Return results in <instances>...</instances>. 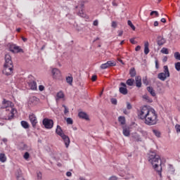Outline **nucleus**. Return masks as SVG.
Returning a JSON list of instances; mask_svg holds the SVG:
<instances>
[{"label":"nucleus","instance_id":"1","mask_svg":"<svg viewBox=\"0 0 180 180\" xmlns=\"http://www.w3.org/2000/svg\"><path fill=\"white\" fill-rule=\"evenodd\" d=\"M138 116L141 120H145L144 123L147 126H154L158 123V115L155 110L146 105L142 107Z\"/></svg>","mask_w":180,"mask_h":180},{"label":"nucleus","instance_id":"2","mask_svg":"<svg viewBox=\"0 0 180 180\" xmlns=\"http://www.w3.org/2000/svg\"><path fill=\"white\" fill-rule=\"evenodd\" d=\"M0 109L1 110L5 109L3 113L0 115V117L3 119V120H12V119L15 117V114L18 112V110L13 108V103L6 99L3 100Z\"/></svg>","mask_w":180,"mask_h":180},{"label":"nucleus","instance_id":"3","mask_svg":"<svg viewBox=\"0 0 180 180\" xmlns=\"http://www.w3.org/2000/svg\"><path fill=\"white\" fill-rule=\"evenodd\" d=\"M148 162L151 163L154 169H155L160 176H161V171H162V167H161L162 162L160 155H157V153L154 152H151L149 154Z\"/></svg>","mask_w":180,"mask_h":180},{"label":"nucleus","instance_id":"4","mask_svg":"<svg viewBox=\"0 0 180 180\" xmlns=\"http://www.w3.org/2000/svg\"><path fill=\"white\" fill-rule=\"evenodd\" d=\"M3 74L7 77L13 74V62L12 61V57L8 53L5 55Z\"/></svg>","mask_w":180,"mask_h":180},{"label":"nucleus","instance_id":"5","mask_svg":"<svg viewBox=\"0 0 180 180\" xmlns=\"http://www.w3.org/2000/svg\"><path fill=\"white\" fill-rule=\"evenodd\" d=\"M56 134H58V136H60V137H61V139L63 140L64 143H65V146L66 147V148H68V146H70V137H68V136L65 135L63 133V129H61V127L60 125H58L56 129Z\"/></svg>","mask_w":180,"mask_h":180},{"label":"nucleus","instance_id":"6","mask_svg":"<svg viewBox=\"0 0 180 180\" xmlns=\"http://www.w3.org/2000/svg\"><path fill=\"white\" fill-rule=\"evenodd\" d=\"M163 68L164 72H160L158 75V78L160 79V81H165V79L169 77V70H168V66L165 65Z\"/></svg>","mask_w":180,"mask_h":180},{"label":"nucleus","instance_id":"7","mask_svg":"<svg viewBox=\"0 0 180 180\" xmlns=\"http://www.w3.org/2000/svg\"><path fill=\"white\" fill-rule=\"evenodd\" d=\"M42 124L44 126L45 129H53L54 126V121L49 118H44L42 121Z\"/></svg>","mask_w":180,"mask_h":180},{"label":"nucleus","instance_id":"8","mask_svg":"<svg viewBox=\"0 0 180 180\" xmlns=\"http://www.w3.org/2000/svg\"><path fill=\"white\" fill-rule=\"evenodd\" d=\"M116 62L115 60H108L105 63H103L101 65V70H106V68H110V67H115Z\"/></svg>","mask_w":180,"mask_h":180},{"label":"nucleus","instance_id":"9","mask_svg":"<svg viewBox=\"0 0 180 180\" xmlns=\"http://www.w3.org/2000/svg\"><path fill=\"white\" fill-rule=\"evenodd\" d=\"M51 72L53 79H61V72L60 70L53 68Z\"/></svg>","mask_w":180,"mask_h":180},{"label":"nucleus","instance_id":"10","mask_svg":"<svg viewBox=\"0 0 180 180\" xmlns=\"http://www.w3.org/2000/svg\"><path fill=\"white\" fill-rule=\"evenodd\" d=\"M120 85L121 86L119 89L120 94H122V95H127L128 91H127V86L126 85V84L121 82Z\"/></svg>","mask_w":180,"mask_h":180},{"label":"nucleus","instance_id":"11","mask_svg":"<svg viewBox=\"0 0 180 180\" xmlns=\"http://www.w3.org/2000/svg\"><path fill=\"white\" fill-rule=\"evenodd\" d=\"M10 51L12 53H23V49L15 44H13L10 46Z\"/></svg>","mask_w":180,"mask_h":180},{"label":"nucleus","instance_id":"12","mask_svg":"<svg viewBox=\"0 0 180 180\" xmlns=\"http://www.w3.org/2000/svg\"><path fill=\"white\" fill-rule=\"evenodd\" d=\"M29 119L32 125V127H35L37 124V117H36V115H34V114H31L29 115Z\"/></svg>","mask_w":180,"mask_h":180},{"label":"nucleus","instance_id":"13","mask_svg":"<svg viewBox=\"0 0 180 180\" xmlns=\"http://www.w3.org/2000/svg\"><path fill=\"white\" fill-rule=\"evenodd\" d=\"M28 86L32 91H37V83L34 81L28 82Z\"/></svg>","mask_w":180,"mask_h":180},{"label":"nucleus","instance_id":"14","mask_svg":"<svg viewBox=\"0 0 180 180\" xmlns=\"http://www.w3.org/2000/svg\"><path fill=\"white\" fill-rule=\"evenodd\" d=\"M135 82H136V86L137 88H141V86L143 85L141 83V76H136L135 77Z\"/></svg>","mask_w":180,"mask_h":180},{"label":"nucleus","instance_id":"15","mask_svg":"<svg viewBox=\"0 0 180 180\" xmlns=\"http://www.w3.org/2000/svg\"><path fill=\"white\" fill-rule=\"evenodd\" d=\"M122 133L125 137L130 136V128L129 127H122Z\"/></svg>","mask_w":180,"mask_h":180},{"label":"nucleus","instance_id":"16","mask_svg":"<svg viewBox=\"0 0 180 180\" xmlns=\"http://www.w3.org/2000/svg\"><path fill=\"white\" fill-rule=\"evenodd\" d=\"M78 116L80 119H84V120H89V116L88 114L84 112H79Z\"/></svg>","mask_w":180,"mask_h":180},{"label":"nucleus","instance_id":"17","mask_svg":"<svg viewBox=\"0 0 180 180\" xmlns=\"http://www.w3.org/2000/svg\"><path fill=\"white\" fill-rule=\"evenodd\" d=\"M132 139L134 141H141V137L137 132L132 133Z\"/></svg>","mask_w":180,"mask_h":180},{"label":"nucleus","instance_id":"18","mask_svg":"<svg viewBox=\"0 0 180 180\" xmlns=\"http://www.w3.org/2000/svg\"><path fill=\"white\" fill-rule=\"evenodd\" d=\"M148 92L151 95V96H156L155 90H154V88L153 86H148L146 88Z\"/></svg>","mask_w":180,"mask_h":180},{"label":"nucleus","instance_id":"19","mask_svg":"<svg viewBox=\"0 0 180 180\" xmlns=\"http://www.w3.org/2000/svg\"><path fill=\"white\" fill-rule=\"evenodd\" d=\"M165 39H164V37H158V46H164V44H165Z\"/></svg>","mask_w":180,"mask_h":180},{"label":"nucleus","instance_id":"20","mask_svg":"<svg viewBox=\"0 0 180 180\" xmlns=\"http://www.w3.org/2000/svg\"><path fill=\"white\" fill-rule=\"evenodd\" d=\"M150 46V44L148 41H146L144 44V53L147 56L148 53H150V49H148V46Z\"/></svg>","mask_w":180,"mask_h":180},{"label":"nucleus","instance_id":"21","mask_svg":"<svg viewBox=\"0 0 180 180\" xmlns=\"http://www.w3.org/2000/svg\"><path fill=\"white\" fill-rule=\"evenodd\" d=\"M136 69L134 68H132L129 70V75L131 78H134L136 75Z\"/></svg>","mask_w":180,"mask_h":180},{"label":"nucleus","instance_id":"22","mask_svg":"<svg viewBox=\"0 0 180 180\" xmlns=\"http://www.w3.org/2000/svg\"><path fill=\"white\" fill-rule=\"evenodd\" d=\"M65 95L64 94V92L63 91H60L57 93L56 94V99H63Z\"/></svg>","mask_w":180,"mask_h":180},{"label":"nucleus","instance_id":"23","mask_svg":"<svg viewBox=\"0 0 180 180\" xmlns=\"http://www.w3.org/2000/svg\"><path fill=\"white\" fill-rule=\"evenodd\" d=\"M118 122L120 123V124H126V118L123 116H120L118 117Z\"/></svg>","mask_w":180,"mask_h":180},{"label":"nucleus","instance_id":"24","mask_svg":"<svg viewBox=\"0 0 180 180\" xmlns=\"http://www.w3.org/2000/svg\"><path fill=\"white\" fill-rule=\"evenodd\" d=\"M126 84L129 86H133V85H134V79H128L126 82Z\"/></svg>","mask_w":180,"mask_h":180},{"label":"nucleus","instance_id":"25","mask_svg":"<svg viewBox=\"0 0 180 180\" xmlns=\"http://www.w3.org/2000/svg\"><path fill=\"white\" fill-rule=\"evenodd\" d=\"M0 161L1 162H6V156L4 153H0Z\"/></svg>","mask_w":180,"mask_h":180},{"label":"nucleus","instance_id":"26","mask_svg":"<svg viewBox=\"0 0 180 180\" xmlns=\"http://www.w3.org/2000/svg\"><path fill=\"white\" fill-rule=\"evenodd\" d=\"M21 126H22L24 129H29V124L26 121H21Z\"/></svg>","mask_w":180,"mask_h":180},{"label":"nucleus","instance_id":"27","mask_svg":"<svg viewBox=\"0 0 180 180\" xmlns=\"http://www.w3.org/2000/svg\"><path fill=\"white\" fill-rule=\"evenodd\" d=\"M153 134H155V136H156V137H161V132H160V131L157 129H153Z\"/></svg>","mask_w":180,"mask_h":180},{"label":"nucleus","instance_id":"28","mask_svg":"<svg viewBox=\"0 0 180 180\" xmlns=\"http://www.w3.org/2000/svg\"><path fill=\"white\" fill-rule=\"evenodd\" d=\"M16 176L18 180H25L23 176H22V171L20 170L18 172V174H16Z\"/></svg>","mask_w":180,"mask_h":180},{"label":"nucleus","instance_id":"29","mask_svg":"<svg viewBox=\"0 0 180 180\" xmlns=\"http://www.w3.org/2000/svg\"><path fill=\"white\" fill-rule=\"evenodd\" d=\"M128 26H130V27L132 29V30H136V27L134 25H133V22L130 20L127 21Z\"/></svg>","mask_w":180,"mask_h":180},{"label":"nucleus","instance_id":"30","mask_svg":"<svg viewBox=\"0 0 180 180\" xmlns=\"http://www.w3.org/2000/svg\"><path fill=\"white\" fill-rule=\"evenodd\" d=\"M66 82H68L69 85H72V77L68 76L66 77Z\"/></svg>","mask_w":180,"mask_h":180},{"label":"nucleus","instance_id":"31","mask_svg":"<svg viewBox=\"0 0 180 180\" xmlns=\"http://www.w3.org/2000/svg\"><path fill=\"white\" fill-rule=\"evenodd\" d=\"M160 53H162V54H169V51L167 48H162L160 51Z\"/></svg>","mask_w":180,"mask_h":180},{"label":"nucleus","instance_id":"32","mask_svg":"<svg viewBox=\"0 0 180 180\" xmlns=\"http://www.w3.org/2000/svg\"><path fill=\"white\" fill-rule=\"evenodd\" d=\"M174 56L176 60H178L180 61V53L179 52H175Z\"/></svg>","mask_w":180,"mask_h":180},{"label":"nucleus","instance_id":"33","mask_svg":"<svg viewBox=\"0 0 180 180\" xmlns=\"http://www.w3.org/2000/svg\"><path fill=\"white\" fill-rule=\"evenodd\" d=\"M79 16H81V18H86V14L84 13L82 10L79 11Z\"/></svg>","mask_w":180,"mask_h":180},{"label":"nucleus","instance_id":"34","mask_svg":"<svg viewBox=\"0 0 180 180\" xmlns=\"http://www.w3.org/2000/svg\"><path fill=\"white\" fill-rule=\"evenodd\" d=\"M143 99H145L146 101H148V102H153V100L151 98H150L149 96H147V94H145L143 96Z\"/></svg>","mask_w":180,"mask_h":180},{"label":"nucleus","instance_id":"35","mask_svg":"<svg viewBox=\"0 0 180 180\" xmlns=\"http://www.w3.org/2000/svg\"><path fill=\"white\" fill-rule=\"evenodd\" d=\"M66 122L68 124H72V123H74V121L71 119V117H68L66 119Z\"/></svg>","mask_w":180,"mask_h":180},{"label":"nucleus","instance_id":"36","mask_svg":"<svg viewBox=\"0 0 180 180\" xmlns=\"http://www.w3.org/2000/svg\"><path fill=\"white\" fill-rule=\"evenodd\" d=\"M175 69L176 71H180V62H177L175 63Z\"/></svg>","mask_w":180,"mask_h":180},{"label":"nucleus","instance_id":"37","mask_svg":"<svg viewBox=\"0 0 180 180\" xmlns=\"http://www.w3.org/2000/svg\"><path fill=\"white\" fill-rule=\"evenodd\" d=\"M150 16H153V15H155V16L159 17L160 14L158 13V11H153L150 13Z\"/></svg>","mask_w":180,"mask_h":180},{"label":"nucleus","instance_id":"38","mask_svg":"<svg viewBox=\"0 0 180 180\" xmlns=\"http://www.w3.org/2000/svg\"><path fill=\"white\" fill-rule=\"evenodd\" d=\"M63 108H64V113L65 115H67V113H69L70 110H68V108L65 106V105H63Z\"/></svg>","mask_w":180,"mask_h":180},{"label":"nucleus","instance_id":"39","mask_svg":"<svg viewBox=\"0 0 180 180\" xmlns=\"http://www.w3.org/2000/svg\"><path fill=\"white\" fill-rule=\"evenodd\" d=\"M143 82L144 85H148V79H147V77L143 78Z\"/></svg>","mask_w":180,"mask_h":180},{"label":"nucleus","instance_id":"40","mask_svg":"<svg viewBox=\"0 0 180 180\" xmlns=\"http://www.w3.org/2000/svg\"><path fill=\"white\" fill-rule=\"evenodd\" d=\"M29 157H30V155L29 154V152H26L24 154L23 158H25V160H29Z\"/></svg>","mask_w":180,"mask_h":180},{"label":"nucleus","instance_id":"41","mask_svg":"<svg viewBox=\"0 0 180 180\" xmlns=\"http://www.w3.org/2000/svg\"><path fill=\"white\" fill-rule=\"evenodd\" d=\"M111 103H112V105H117V100H116V98H112L111 100Z\"/></svg>","mask_w":180,"mask_h":180},{"label":"nucleus","instance_id":"42","mask_svg":"<svg viewBox=\"0 0 180 180\" xmlns=\"http://www.w3.org/2000/svg\"><path fill=\"white\" fill-rule=\"evenodd\" d=\"M98 77L96 75H93L91 77V81H93V82H95V81H96Z\"/></svg>","mask_w":180,"mask_h":180},{"label":"nucleus","instance_id":"43","mask_svg":"<svg viewBox=\"0 0 180 180\" xmlns=\"http://www.w3.org/2000/svg\"><path fill=\"white\" fill-rule=\"evenodd\" d=\"M41 176H42V174H41V172H38L37 173V179H39V180H41Z\"/></svg>","mask_w":180,"mask_h":180},{"label":"nucleus","instance_id":"44","mask_svg":"<svg viewBox=\"0 0 180 180\" xmlns=\"http://www.w3.org/2000/svg\"><path fill=\"white\" fill-rule=\"evenodd\" d=\"M117 26V23H116V22L112 21V27L116 28Z\"/></svg>","mask_w":180,"mask_h":180},{"label":"nucleus","instance_id":"45","mask_svg":"<svg viewBox=\"0 0 180 180\" xmlns=\"http://www.w3.org/2000/svg\"><path fill=\"white\" fill-rule=\"evenodd\" d=\"M176 130L177 133H180V125L179 124L176 125Z\"/></svg>","mask_w":180,"mask_h":180},{"label":"nucleus","instance_id":"46","mask_svg":"<svg viewBox=\"0 0 180 180\" xmlns=\"http://www.w3.org/2000/svg\"><path fill=\"white\" fill-rule=\"evenodd\" d=\"M155 68H156L157 70H158V68H160V66L158 65V60H156L155 61Z\"/></svg>","mask_w":180,"mask_h":180},{"label":"nucleus","instance_id":"47","mask_svg":"<svg viewBox=\"0 0 180 180\" xmlns=\"http://www.w3.org/2000/svg\"><path fill=\"white\" fill-rule=\"evenodd\" d=\"M39 91H44V86H43V85H39Z\"/></svg>","mask_w":180,"mask_h":180},{"label":"nucleus","instance_id":"48","mask_svg":"<svg viewBox=\"0 0 180 180\" xmlns=\"http://www.w3.org/2000/svg\"><path fill=\"white\" fill-rule=\"evenodd\" d=\"M129 41L130 43H131V44H136V41L134 40V38L129 39Z\"/></svg>","mask_w":180,"mask_h":180},{"label":"nucleus","instance_id":"49","mask_svg":"<svg viewBox=\"0 0 180 180\" xmlns=\"http://www.w3.org/2000/svg\"><path fill=\"white\" fill-rule=\"evenodd\" d=\"M127 108L129 110L131 109V104H130V103H127Z\"/></svg>","mask_w":180,"mask_h":180},{"label":"nucleus","instance_id":"50","mask_svg":"<svg viewBox=\"0 0 180 180\" xmlns=\"http://www.w3.org/2000/svg\"><path fill=\"white\" fill-rule=\"evenodd\" d=\"M140 50H141V46H137L135 48V51H140Z\"/></svg>","mask_w":180,"mask_h":180},{"label":"nucleus","instance_id":"51","mask_svg":"<svg viewBox=\"0 0 180 180\" xmlns=\"http://www.w3.org/2000/svg\"><path fill=\"white\" fill-rule=\"evenodd\" d=\"M162 61H163V63H167V61H168V57L164 56Z\"/></svg>","mask_w":180,"mask_h":180},{"label":"nucleus","instance_id":"52","mask_svg":"<svg viewBox=\"0 0 180 180\" xmlns=\"http://www.w3.org/2000/svg\"><path fill=\"white\" fill-rule=\"evenodd\" d=\"M93 25H94V26H98V20H94L93 22Z\"/></svg>","mask_w":180,"mask_h":180},{"label":"nucleus","instance_id":"53","mask_svg":"<svg viewBox=\"0 0 180 180\" xmlns=\"http://www.w3.org/2000/svg\"><path fill=\"white\" fill-rule=\"evenodd\" d=\"M118 36H120V37L123 36V31L122 30L118 31Z\"/></svg>","mask_w":180,"mask_h":180},{"label":"nucleus","instance_id":"54","mask_svg":"<svg viewBox=\"0 0 180 180\" xmlns=\"http://www.w3.org/2000/svg\"><path fill=\"white\" fill-rule=\"evenodd\" d=\"M109 180H117V177L112 176L110 177Z\"/></svg>","mask_w":180,"mask_h":180},{"label":"nucleus","instance_id":"55","mask_svg":"<svg viewBox=\"0 0 180 180\" xmlns=\"http://www.w3.org/2000/svg\"><path fill=\"white\" fill-rule=\"evenodd\" d=\"M160 22H162V23H166L167 22V20L165 18H162L160 20Z\"/></svg>","mask_w":180,"mask_h":180},{"label":"nucleus","instance_id":"56","mask_svg":"<svg viewBox=\"0 0 180 180\" xmlns=\"http://www.w3.org/2000/svg\"><path fill=\"white\" fill-rule=\"evenodd\" d=\"M112 4L113 6H117V4H116V1L113 0Z\"/></svg>","mask_w":180,"mask_h":180},{"label":"nucleus","instance_id":"57","mask_svg":"<svg viewBox=\"0 0 180 180\" xmlns=\"http://www.w3.org/2000/svg\"><path fill=\"white\" fill-rule=\"evenodd\" d=\"M66 175H67L68 176H71V175H72V173H71V172H68L66 173Z\"/></svg>","mask_w":180,"mask_h":180},{"label":"nucleus","instance_id":"58","mask_svg":"<svg viewBox=\"0 0 180 180\" xmlns=\"http://www.w3.org/2000/svg\"><path fill=\"white\" fill-rule=\"evenodd\" d=\"M37 99V98L36 96H33L30 98V101H36Z\"/></svg>","mask_w":180,"mask_h":180},{"label":"nucleus","instance_id":"59","mask_svg":"<svg viewBox=\"0 0 180 180\" xmlns=\"http://www.w3.org/2000/svg\"><path fill=\"white\" fill-rule=\"evenodd\" d=\"M154 26H155V27L158 26V21H155V22H154Z\"/></svg>","mask_w":180,"mask_h":180},{"label":"nucleus","instance_id":"60","mask_svg":"<svg viewBox=\"0 0 180 180\" xmlns=\"http://www.w3.org/2000/svg\"><path fill=\"white\" fill-rule=\"evenodd\" d=\"M22 40L23 41H27V38H25L24 37H22Z\"/></svg>","mask_w":180,"mask_h":180},{"label":"nucleus","instance_id":"61","mask_svg":"<svg viewBox=\"0 0 180 180\" xmlns=\"http://www.w3.org/2000/svg\"><path fill=\"white\" fill-rule=\"evenodd\" d=\"M2 141H4V143H6L8 141V139L6 138H4L2 139Z\"/></svg>","mask_w":180,"mask_h":180},{"label":"nucleus","instance_id":"62","mask_svg":"<svg viewBox=\"0 0 180 180\" xmlns=\"http://www.w3.org/2000/svg\"><path fill=\"white\" fill-rule=\"evenodd\" d=\"M16 32H18L19 33V32H20V28H18V29L16 30Z\"/></svg>","mask_w":180,"mask_h":180},{"label":"nucleus","instance_id":"63","mask_svg":"<svg viewBox=\"0 0 180 180\" xmlns=\"http://www.w3.org/2000/svg\"><path fill=\"white\" fill-rule=\"evenodd\" d=\"M123 43H124V41H122L120 42V45L122 46V44H123Z\"/></svg>","mask_w":180,"mask_h":180},{"label":"nucleus","instance_id":"64","mask_svg":"<svg viewBox=\"0 0 180 180\" xmlns=\"http://www.w3.org/2000/svg\"><path fill=\"white\" fill-rule=\"evenodd\" d=\"M162 0H158V2H161Z\"/></svg>","mask_w":180,"mask_h":180}]
</instances>
